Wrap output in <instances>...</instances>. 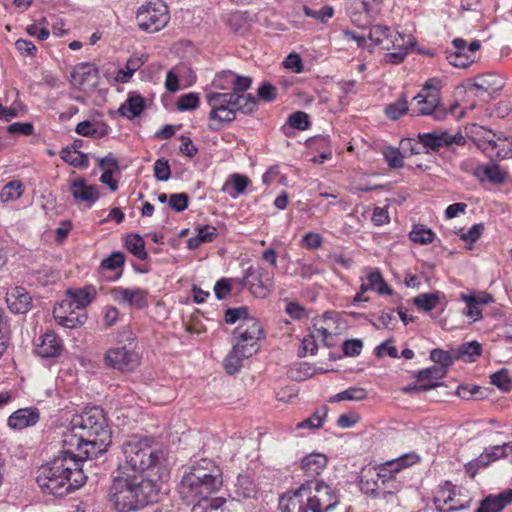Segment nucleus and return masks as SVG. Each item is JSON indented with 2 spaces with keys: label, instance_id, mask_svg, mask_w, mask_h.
<instances>
[{
  "label": "nucleus",
  "instance_id": "1",
  "mask_svg": "<svg viewBox=\"0 0 512 512\" xmlns=\"http://www.w3.org/2000/svg\"><path fill=\"white\" fill-rule=\"evenodd\" d=\"M63 450L38 469L36 482L44 493L64 496L85 484L83 462L107 450L111 432L103 410L86 409L73 416L62 434Z\"/></svg>",
  "mask_w": 512,
  "mask_h": 512
},
{
  "label": "nucleus",
  "instance_id": "2",
  "mask_svg": "<svg viewBox=\"0 0 512 512\" xmlns=\"http://www.w3.org/2000/svg\"><path fill=\"white\" fill-rule=\"evenodd\" d=\"M160 484L143 474L117 472L109 488V501L118 512L138 511L158 501Z\"/></svg>",
  "mask_w": 512,
  "mask_h": 512
},
{
  "label": "nucleus",
  "instance_id": "3",
  "mask_svg": "<svg viewBox=\"0 0 512 512\" xmlns=\"http://www.w3.org/2000/svg\"><path fill=\"white\" fill-rule=\"evenodd\" d=\"M151 436L132 435L121 445L122 459L117 472L143 474L144 471L161 466L165 461V452L157 448Z\"/></svg>",
  "mask_w": 512,
  "mask_h": 512
},
{
  "label": "nucleus",
  "instance_id": "4",
  "mask_svg": "<svg viewBox=\"0 0 512 512\" xmlns=\"http://www.w3.org/2000/svg\"><path fill=\"white\" fill-rule=\"evenodd\" d=\"M223 485L222 471L212 460L201 459L186 472L178 486L181 498L187 503L198 497H209Z\"/></svg>",
  "mask_w": 512,
  "mask_h": 512
},
{
  "label": "nucleus",
  "instance_id": "5",
  "mask_svg": "<svg viewBox=\"0 0 512 512\" xmlns=\"http://www.w3.org/2000/svg\"><path fill=\"white\" fill-rule=\"evenodd\" d=\"M418 141L412 138L401 141L402 148L409 150L412 155L428 153L429 151H439L443 147H449L453 144L462 146L466 143L465 137L458 132L455 135L447 131L434 130L429 133H419Z\"/></svg>",
  "mask_w": 512,
  "mask_h": 512
},
{
  "label": "nucleus",
  "instance_id": "6",
  "mask_svg": "<svg viewBox=\"0 0 512 512\" xmlns=\"http://www.w3.org/2000/svg\"><path fill=\"white\" fill-rule=\"evenodd\" d=\"M440 81L437 79H429L424 84L420 92L413 97L416 106L412 108V113L415 115H431L435 120H443L447 112L440 105L439 93Z\"/></svg>",
  "mask_w": 512,
  "mask_h": 512
},
{
  "label": "nucleus",
  "instance_id": "7",
  "mask_svg": "<svg viewBox=\"0 0 512 512\" xmlns=\"http://www.w3.org/2000/svg\"><path fill=\"white\" fill-rule=\"evenodd\" d=\"M136 20L141 30L148 33L158 32L169 21L168 7L161 0L143 4L137 10Z\"/></svg>",
  "mask_w": 512,
  "mask_h": 512
},
{
  "label": "nucleus",
  "instance_id": "8",
  "mask_svg": "<svg viewBox=\"0 0 512 512\" xmlns=\"http://www.w3.org/2000/svg\"><path fill=\"white\" fill-rule=\"evenodd\" d=\"M383 0H347L345 8L351 22L359 28H367L379 14Z\"/></svg>",
  "mask_w": 512,
  "mask_h": 512
},
{
  "label": "nucleus",
  "instance_id": "9",
  "mask_svg": "<svg viewBox=\"0 0 512 512\" xmlns=\"http://www.w3.org/2000/svg\"><path fill=\"white\" fill-rule=\"evenodd\" d=\"M279 506L282 512H320L307 484H302L298 489L284 494Z\"/></svg>",
  "mask_w": 512,
  "mask_h": 512
},
{
  "label": "nucleus",
  "instance_id": "10",
  "mask_svg": "<svg viewBox=\"0 0 512 512\" xmlns=\"http://www.w3.org/2000/svg\"><path fill=\"white\" fill-rule=\"evenodd\" d=\"M264 338V330L261 323L255 318L250 317L245 322H241L232 333V342L239 344L243 348L254 349V354L259 350V340Z\"/></svg>",
  "mask_w": 512,
  "mask_h": 512
},
{
  "label": "nucleus",
  "instance_id": "11",
  "mask_svg": "<svg viewBox=\"0 0 512 512\" xmlns=\"http://www.w3.org/2000/svg\"><path fill=\"white\" fill-rule=\"evenodd\" d=\"M207 101L211 106L209 113L211 130L218 131L223 123H230L236 119V113L229 104L225 93H210L207 95Z\"/></svg>",
  "mask_w": 512,
  "mask_h": 512
},
{
  "label": "nucleus",
  "instance_id": "12",
  "mask_svg": "<svg viewBox=\"0 0 512 512\" xmlns=\"http://www.w3.org/2000/svg\"><path fill=\"white\" fill-rule=\"evenodd\" d=\"M419 461L420 457L416 453H409L380 465V477H382L386 489H391L398 493L401 489V484L396 479V475L402 469L410 467Z\"/></svg>",
  "mask_w": 512,
  "mask_h": 512
},
{
  "label": "nucleus",
  "instance_id": "13",
  "mask_svg": "<svg viewBox=\"0 0 512 512\" xmlns=\"http://www.w3.org/2000/svg\"><path fill=\"white\" fill-rule=\"evenodd\" d=\"M304 484L309 485L311 496L320 512H329L339 504V491L331 485L318 479L307 480Z\"/></svg>",
  "mask_w": 512,
  "mask_h": 512
},
{
  "label": "nucleus",
  "instance_id": "14",
  "mask_svg": "<svg viewBox=\"0 0 512 512\" xmlns=\"http://www.w3.org/2000/svg\"><path fill=\"white\" fill-rule=\"evenodd\" d=\"M458 496H461V488H457L450 482H446L440 487L437 496L435 497V503L437 504L442 502L444 505H450L446 509L437 505V509L440 512H452L468 508L472 499L467 497L465 500H461Z\"/></svg>",
  "mask_w": 512,
  "mask_h": 512
},
{
  "label": "nucleus",
  "instance_id": "15",
  "mask_svg": "<svg viewBox=\"0 0 512 512\" xmlns=\"http://www.w3.org/2000/svg\"><path fill=\"white\" fill-rule=\"evenodd\" d=\"M245 278L251 293L256 297H266L273 288V276L265 269L254 270L249 267L245 272Z\"/></svg>",
  "mask_w": 512,
  "mask_h": 512
},
{
  "label": "nucleus",
  "instance_id": "16",
  "mask_svg": "<svg viewBox=\"0 0 512 512\" xmlns=\"http://www.w3.org/2000/svg\"><path fill=\"white\" fill-rule=\"evenodd\" d=\"M105 361L119 371H132L138 365V355L126 347H116L107 351Z\"/></svg>",
  "mask_w": 512,
  "mask_h": 512
},
{
  "label": "nucleus",
  "instance_id": "17",
  "mask_svg": "<svg viewBox=\"0 0 512 512\" xmlns=\"http://www.w3.org/2000/svg\"><path fill=\"white\" fill-rule=\"evenodd\" d=\"M70 77L71 84L78 89L87 86L95 88L98 85L99 70L95 64L83 62L74 67Z\"/></svg>",
  "mask_w": 512,
  "mask_h": 512
},
{
  "label": "nucleus",
  "instance_id": "18",
  "mask_svg": "<svg viewBox=\"0 0 512 512\" xmlns=\"http://www.w3.org/2000/svg\"><path fill=\"white\" fill-rule=\"evenodd\" d=\"M112 298L118 302L137 309H144L148 306V291L141 288L114 287L110 292Z\"/></svg>",
  "mask_w": 512,
  "mask_h": 512
},
{
  "label": "nucleus",
  "instance_id": "19",
  "mask_svg": "<svg viewBox=\"0 0 512 512\" xmlns=\"http://www.w3.org/2000/svg\"><path fill=\"white\" fill-rule=\"evenodd\" d=\"M53 315L59 325L69 329L83 325L87 319L85 311L77 310L75 307L63 308L62 302L54 308Z\"/></svg>",
  "mask_w": 512,
  "mask_h": 512
},
{
  "label": "nucleus",
  "instance_id": "20",
  "mask_svg": "<svg viewBox=\"0 0 512 512\" xmlns=\"http://www.w3.org/2000/svg\"><path fill=\"white\" fill-rule=\"evenodd\" d=\"M6 303L12 313L25 314L31 308L32 298L24 287L15 286L6 293Z\"/></svg>",
  "mask_w": 512,
  "mask_h": 512
},
{
  "label": "nucleus",
  "instance_id": "21",
  "mask_svg": "<svg viewBox=\"0 0 512 512\" xmlns=\"http://www.w3.org/2000/svg\"><path fill=\"white\" fill-rule=\"evenodd\" d=\"M213 83L215 87L220 89H226L227 85H231V93L245 94V92L251 87L252 79L250 77L239 76L228 71L217 75Z\"/></svg>",
  "mask_w": 512,
  "mask_h": 512
},
{
  "label": "nucleus",
  "instance_id": "22",
  "mask_svg": "<svg viewBox=\"0 0 512 512\" xmlns=\"http://www.w3.org/2000/svg\"><path fill=\"white\" fill-rule=\"evenodd\" d=\"M36 344V353L42 358H54L60 356L63 350L62 340L53 331H48L40 336Z\"/></svg>",
  "mask_w": 512,
  "mask_h": 512
},
{
  "label": "nucleus",
  "instance_id": "23",
  "mask_svg": "<svg viewBox=\"0 0 512 512\" xmlns=\"http://www.w3.org/2000/svg\"><path fill=\"white\" fill-rule=\"evenodd\" d=\"M94 296L95 290L90 286L82 289L67 290L66 298L61 301L62 307H75L77 310L85 311L86 306L92 302Z\"/></svg>",
  "mask_w": 512,
  "mask_h": 512
},
{
  "label": "nucleus",
  "instance_id": "24",
  "mask_svg": "<svg viewBox=\"0 0 512 512\" xmlns=\"http://www.w3.org/2000/svg\"><path fill=\"white\" fill-rule=\"evenodd\" d=\"M69 190L77 202L93 204L100 198L98 187L95 185H87L83 178H77L72 181Z\"/></svg>",
  "mask_w": 512,
  "mask_h": 512
},
{
  "label": "nucleus",
  "instance_id": "25",
  "mask_svg": "<svg viewBox=\"0 0 512 512\" xmlns=\"http://www.w3.org/2000/svg\"><path fill=\"white\" fill-rule=\"evenodd\" d=\"M254 354V349L243 348L239 344H234L232 350L224 359V368L228 374H235L239 372L243 366V360L251 357Z\"/></svg>",
  "mask_w": 512,
  "mask_h": 512
},
{
  "label": "nucleus",
  "instance_id": "26",
  "mask_svg": "<svg viewBox=\"0 0 512 512\" xmlns=\"http://www.w3.org/2000/svg\"><path fill=\"white\" fill-rule=\"evenodd\" d=\"M40 419L37 408H22L13 412L8 418V425L13 429H24L35 425Z\"/></svg>",
  "mask_w": 512,
  "mask_h": 512
},
{
  "label": "nucleus",
  "instance_id": "27",
  "mask_svg": "<svg viewBox=\"0 0 512 512\" xmlns=\"http://www.w3.org/2000/svg\"><path fill=\"white\" fill-rule=\"evenodd\" d=\"M455 51H446V59L457 68H466L474 62L472 54H468L466 50V41L462 38H455L452 41Z\"/></svg>",
  "mask_w": 512,
  "mask_h": 512
},
{
  "label": "nucleus",
  "instance_id": "28",
  "mask_svg": "<svg viewBox=\"0 0 512 512\" xmlns=\"http://www.w3.org/2000/svg\"><path fill=\"white\" fill-rule=\"evenodd\" d=\"M512 504V489H506L497 495H489L481 501L476 512H501Z\"/></svg>",
  "mask_w": 512,
  "mask_h": 512
},
{
  "label": "nucleus",
  "instance_id": "29",
  "mask_svg": "<svg viewBox=\"0 0 512 512\" xmlns=\"http://www.w3.org/2000/svg\"><path fill=\"white\" fill-rule=\"evenodd\" d=\"M328 458L322 453H311L302 459L304 474L310 478H316L326 468Z\"/></svg>",
  "mask_w": 512,
  "mask_h": 512
},
{
  "label": "nucleus",
  "instance_id": "30",
  "mask_svg": "<svg viewBox=\"0 0 512 512\" xmlns=\"http://www.w3.org/2000/svg\"><path fill=\"white\" fill-rule=\"evenodd\" d=\"M229 104L235 111L243 114H251L257 107V99L251 94L225 93Z\"/></svg>",
  "mask_w": 512,
  "mask_h": 512
},
{
  "label": "nucleus",
  "instance_id": "31",
  "mask_svg": "<svg viewBox=\"0 0 512 512\" xmlns=\"http://www.w3.org/2000/svg\"><path fill=\"white\" fill-rule=\"evenodd\" d=\"M144 97L139 94L130 93L126 101L119 107L118 113L127 119L138 117L145 109Z\"/></svg>",
  "mask_w": 512,
  "mask_h": 512
},
{
  "label": "nucleus",
  "instance_id": "32",
  "mask_svg": "<svg viewBox=\"0 0 512 512\" xmlns=\"http://www.w3.org/2000/svg\"><path fill=\"white\" fill-rule=\"evenodd\" d=\"M384 488V482L382 481V477H380V466L378 467L377 472L371 474L369 477L367 471L362 475L360 479V490L367 496L376 499L379 493Z\"/></svg>",
  "mask_w": 512,
  "mask_h": 512
},
{
  "label": "nucleus",
  "instance_id": "33",
  "mask_svg": "<svg viewBox=\"0 0 512 512\" xmlns=\"http://www.w3.org/2000/svg\"><path fill=\"white\" fill-rule=\"evenodd\" d=\"M191 512H223V505L226 499L223 497H198Z\"/></svg>",
  "mask_w": 512,
  "mask_h": 512
},
{
  "label": "nucleus",
  "instance_id": "34",
  "mask_svg": "<svg viewBox=\"0 0 512 512\" xmlns=\"http://www.w3.org/2000/svg\"><path fill=\"white\" fill-rule=\"evenodd\" d=\"M233 492L238 500L253 498L256 495V486L248 476L239 475Z\"/></svg>",
  "mask_w": 512,
  "mask_h": 512
},
{
  "label": "nucleus",
  "instance_id": "35",
  "mask_svg": "<svg viewBox=\"0 0 512 512\" xmlns=\"http://www.w3.org/2000/svg\"><path fill=\"white\" fill-rule=\"evenodd\" d=\"M393 30L385 25H373L369 29L367 38L374 46H379L382 49L387 48L388 39L391 37Z\"/></svg>",
  "mask_w": 512,
  "mask_h": 512
},
{
  "label": "nucleus",
  "instance_id": "36",
  "mask_svg": "<svg viewBox=\"0 0 512 512\" xmlns=\"http://www.w3.org/2000/svg\"><path fill=\"white\" fill-rule=\"evenodd\" d=\"M125 248L140 260L148 257L145 242L139 234H128L125 238Z\"/></svg>",
  "mask_w": 512,
  "mask_h": 512
},
{
  "label": "nucleus",
  "instance_id": "37",
  "mask_svg": "<svg viewBox=\"0 0 512 512\" xmlns=\"http://www.w3.org/2000/svg\"><path fill=\"white\" fill-rule=\"evenodd\" d=\"M475 175L483 181L484 179L489 180L494 184H502L505 181L506 174L501 170L498 165L492 164L487 165L483 168H479L475 171Z\"/></svg>",
  "mask_w": 512,
  "mask_h": 512
},
{
  "label": "nucleus",
  "instance_id": "38",
  "mask_svg": "<svg viewBox=\"0 0 512 512\" xmlns=\"http://www.w3.org/2000/svg\"><path fill=\"white\" fill-rule=\"evenodd\" d=\"M60 157L64 162L76 168L83 169L87 168L89 165V160L86 154L73 152L69 146L62 148L60 151Z\"/></svg>",
  "mask_w": 512,
  "mask_h": 512
},
{
  "label": "nucleus",
  "instance_id": "39",
  "mask_svg": "<svg viewBox=\"0 0 512 512\" xmlns=\"http://www.w3.org/2000/svg\"><path fill=\"white\" fill-rule=\"evenodd\" d=\"M367 282L369 283L371 290H375L381 295H392L393 293V290L388 286L378 269L369 270L367 274Z\"/></svg>",
  "mask_w": 512,
  "mask_h": 512
},
{
  "label": "nucleus",
  "instance_id": "40",
  "mask_svg": "<svg viewBox=\"0 0 512 512\" xmlns=\"http://www.w3.org/2000/svg\"><path fill=\"white\" fill-rule=\"evenodd\" d=\"M414 45V40L410 35H403L397 31L392 32L391 37L388 39L387 48L384 50H408Z\"/></svg>",
  "mask_w": 512,
  "mask_h": 512
},
{
  "label": "nucleus",
  "instance_id": "41",
  "mask_svg": "<svg viewBox=\"0 0 512 512\" xmlns=\"http://www.w3.org/2000/svg\"><path fill=\"white\" fill-rule=\"evenodd\" d=\"M328 408L326 406L316 410L309 418L296 424V429H317L322 427L324 419L327 417Z\"/></svg>",
  "mask_w": 512,
  "mask_h": 512
},
{
  "label": "nucleus",
  "instance_id": "42",
  "mask_svg": "<svg viewBox=\"0 0 512 512\" xmlns=\"http://www.w3.org/2000/svg\"><path fill=\"white\" fill-rule=\"evenodd\" d=\"M456 351L457 360L465 359V361L472 362L476 357L481 355L482 347L476 342H467L462 344Z\"/></svg>",
  "mask_w": 512,
  "mask_h": 512
},
{
  "label": "nucleus",
  "instance_id": "43",
  "mask_svg": "<svg viewBox=\"0 0 512 512\" xmlns=\"http://www.w3.org/2000/svg\"><path fill=\"white\" fill-rule=\"evenodd\" d=\"M430 358L433 362L439 364L438 367H444L447 372L448 367H450L456 360V351H445L442 349H433L430 353Z\"/></svg>",
  "mask_w": 512,
  "mask_h": 512
},
{
  "label": "nucleus",
  "instance_id": "44",
  "mask_svg": "<svg viewBox=\"0 0 512 512\" xmlns=\"http://www.w3.org/2000/svg\"><path fill=\"white\" fill-rule=\"evenodd\" d=\"M409 236L414 243L425 245L434 241L435 233L424 225H414Z\"/></svg>",
  "mask_w": 512,
  "mask_h": 512
},
{
  "label": "nucleus",
  "instance_id": "45",
  "mask_svg": "<svg viewBox=\"0 0 512 512\" xmlns=\"http://www.w3.org/2000/svg\"><path fill=\"white\" fill-rule=\"evenodd\" d=\"M440 292L422 293L413 300L415 306L424 311L433 310L439 303Z\"/></svg>",
  "mask_w": 512,
  "mask_h": 512
},
{
  "label": "nucleus",
  "instance_id": "46",
  "mask_svg": "<svg viewBox=\"0 0 512 512\" xmlns=\"http://www.w3.org/2000/svg\"><path fill=\"white\" fill-rule=\"evenodd\" d=\"M23 193V185L21 181L14 180L7 183L0 192V200L2 202L14 201L21 197Z\"/></svg>",
  "mask_w": 512,
  "mask_h": 512
},
{
  "label": "nucleus",
  "instance_id": "47",
  "mask_svg": "<svg viewBox=\"0 0 512 512\" xmlns=\"http://www.w3.org/2000/svg\"><path fill=\"white\" fill-rule=\"evenodd\" d=\"M367 397V392L362 387H349L348 389L334 395L331 402L348 401H361Z\"/></svg>",
  "mask_w": 512,
  "mask_h": 512
},
{
  "label": "nucleus",
  "instance_id": "48",
  "mask_svg": "<svg viewBox=\"0 0 512 512\" xmlns=\"http://www.w3.org/2000/svg\"><path fill=\"white\" fill-rule=\"evenodd\" d=\"M408 111L406 95L402 94L399 100L387 105L385 108L386 116L391 120H397Z\"/></svg>",
  "mask_w": 512,
  "mask_h": 512
},
{
  "label": "nucleus",
  "instance_id": "49",
  "mask_svg": "<svg viewBox=\"0 0 512 512\" xmlns=\"http://www.w3.org/2000/svg\"><path fill=\"white\" fill-rule=\"evenodd\" d=\"M490 379L491 383L503 392H509L512 389V380L505 368L493 373Z\"/></svg>",
  "mask_w": 512,
  "mask_h": 512
},
{
  "label": "nucleus",
  "instance_id": "50",
  "mask_svg": "<svg viewBox=\"0 0 512 512\" xmlns=\"http://www.w3.org/2000/svg\"><path fill=\"white\" fill-rule=\"evenodd\" d=\"M446 374L447 373L444 367H438L434 365L418 371L417 374L415 375V378L421 382L428 380H439L443 378Z\"/></svg>",
  "mask_w": 512,
  "mask_h": 512
},
{
  "label": "nucleus",
  "instance_id": "51",
  "mask_svg": "<svg viewBox=\"0 0 512 512\" xmlns=\"http://www.w3.org/2000/svg\"><path fill=\"white\" fill-rule=\"evenodd\" d=\"M376 499L378 500L379 507L383 509H388L399 505V498L397 493L391 489H386L385 486L382 488V491L379 493Z\"/></svg>",
  "mask_w": 512,
  "mask_h": 512
},
{
  "label": "nucleus",
  "instance_id": "52",
  "mask_svg": "<svg viewBox=\"0 0 512 512\" xmlns=\"http://www.w3.org/2000/svg\"><path fill=\"white\" fill-rule=\"evenodd\" d=\"M250 317L249 309L246 306L228 308L225 311V322L227 324H234L237 321L245 322L246 319H249Z\"/></svg>",
  "mask_w": 512,
  "mask_h": 512
},
{
  "label": "nucleus",
  "instance_id": "53",
  "mask_svg": "<svg viewBox=\"0 0 512 512\" xmlns=\"http://www.w3.org/2000/svg\"><path fill=\"white\" fill-rule=\"evenodd\" d=\"M383 155L390 168L398 169L404 166L403 155L399 149L387 147L384 149Z\"/></svg>",
  "mask_w": 512,
  "mask_h": 512
},
{
  "label": "nucleus",
  "instance_id": "54",
  "mask_svg": "<svg viewBox=\"0 0 512 512\" xmlns=\"http://www.w3.org/2000/svg\"><path fill=\"white\" fill-rule=\"evenodd\" d=\"M287 123L297 130H306L310 126L309 115L303 111L294 112L288 117Z\"/></svg>",
  "mask_w": 512,
  "mask_h": 512
},
{
  "label": "nucleus",
  "instance_id": "55",
  "mask_svg": "<svg viewBox=\"0 0 512 512\" xmlns=\"http://www.w3.org/2000/svg\"><path fill=\"white\" fill-rule=\"evenodd\" d=\"M124 263L125 255L122 252L116 251L101 261V268L112 271L122 268Z\"/></svg>",
  "mask_w": 512,
  "mask_h": 512
},
{
  "label": "nucleus",
  "instance_id": "56",
  "mask_svg": "<svg viewBox=\"0 0 512 512\" xmlns=\"http://www.w3.org/2000/svg\"><path fill=\"white\" fill-rule=\"evenodd\" d=\"M154 176L159 181H168L171 176V169L169 161L165 158H160L154 163Z\"/></svg>",
  "mask_w": 512,
  "mask_h": 512
},
{
  "label": "nucleus",
  "instance_id": "57",
  "mask_svg": "<svg viewBox=\"0 0 512 512\" xmlns=\"http://www.w3.org/2000/svg\"><path fill=\"white\" fill-rule=\"evenodd\" d=\"M199 105V96L197 93H187L180 96L177 102V108L180 111H187L197 108Z\"/></svg>",
  "mask_w": 512,
  "mask_h": 512
},
{
  "label": "nucleus",
  "instance_id": "58",
  "mask_svg": "<svg viewBox=\"0 0 512 512\" xmlns=\"http://www.w3.org/2000/svg\"><path fill=\"white\" fill-rule=\"evenodd\" d=\"M6 130L11 135L31 136L34 134V125L31 122H15L8 125Z\"/></svg>",
  "mask_w": 512,
  "mask_h": 512
},
{
  "label": "nucleus",
  "instance_id": "59",
  "mask_svg": "<svg viewBox=\"0 0 512 512\" xmlns=\"http://www.w3.org/2000/svg\"><path fill=\"white\" fill-rule=\"evenodd\" d=\"M461 299L467 305V311L465 312V314L468 317L473 318L474 321L479 320V319L482 318L481 310L478 308V305L476 304V300L474 299V295L461 294Z\"/></svg>",
  "mask_w": 512,
  "mask_h": 512
},
{
  "label": "nucleus",
  "instance_id": "60",
  "mask_svg": "<svg viewBox=\"0 0 512 512\" xmlns=\"http://www.w3.org/2000/svg\"><path fill=\"white\" fill-rule=\"evenodd\" d=\"M285 68L300 74L304 71V64L299 54L292 52L283 61Z\"/></svg>",
  "mask_w": 512,
  "mask_h": 512
},
{
  "label": "nucleus",
  "instance_id": "61",
  "mask_svg": "<svg viewBox=\"0 0 512 512\" xmlns=\"http://www.w3.org/2000/svg\"><path fill=\"white\" fill-rule=\"evenodd\" d=\"M259 99L266 102H273L277 98V89L269 82H264L257 90Z\"/></svg>",
  "mask_w": 512,
  "mask_h": 512
},
{
  "label": "nucleus",
  "instance_id": "62",
  "mask_svg": "<svg viewBox=\"0 0 512 512\" xmlns=\"http://www.w3.org/2000/svg\"><path fill=\"white\" fill-rule=\"evenodd\" d=\"M189 197L186 193L170 195L169 206L176 212H182L188 207Z\"/></svg>",
  "mask_w": 512,
  "mask_h": 512
},
{
  "label": "nucleus",
  "instance_id": "63",
  "mask_svg": "<svg viewBox=\"0 0 512 512\" xmlns=\"http://www.w3.org/2000/svg\"><path fill=\"white\" fill-rule=\"evenodd\" d=\"M304 12L307 16L315 19H320L323 22L326 19L332 18L334 15V9L331 6H323L320 10H313L305 6Z\"/></svg>",
  "mask_w": 512,
  "mask_h": 512
},
{
  "label": "nucleus",
  "instance_id": "64",
  "mask_svg": "<svg viewBox=\"0 0 512 512\" xmlns=\"http://www.w3.org/2000/svg\"><path fill=\"white\" fill-rule=\"evenodd\" d=\"M363 348V343L359 339L346 340L343 343V352L346 356H358Z\"/></svg>",
  "mask_w": 512,
  "mask_h": 512
}]
</instances>
